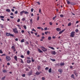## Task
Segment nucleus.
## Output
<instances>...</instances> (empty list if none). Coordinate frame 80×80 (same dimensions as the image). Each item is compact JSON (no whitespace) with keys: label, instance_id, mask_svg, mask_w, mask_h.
<instances>
[{"label":"nucleus","instance_id":"obj_46","mask_svg":"<svg viewBox=\"0 0 80 80\" xmlns=\"http://www.w3.org/2000/svg\"><path fill=\"white\" fill-rule=\"evenodd\" d=\"M75 32L76 33H77V32H78V29H76Z\"/></svg>","mask_w":80,"mask_h":80},{"label":"nucleus","instance_id":"obj_20","mask_svg":"<svg viewBox=\"0 0 80 80\" xmlns=\"http://www.w3.org/2000/svg\"><path fill=\"white\" fill-rule=\"evenodd\" d=\"M6 12H10V10L9 9H7L6 10Z\"/></svg>","mask_w":80,"mask_h":80},{"label":"nucleus","instance_id":"obj_2","mask_svg":"<svg viewBox=\"0 0 80 80\" xmlns=\"http://www.w3.org/2000/svg\"><path fill=\"white\" fill-rule=\"evenodd\" d=\"M6 59L7 61L9 62V61H10L11 60V58H10L9 56H7L6 57Z\"/></svg>","mask_w":80,"mask_h":80},{"label":"nucleus","instance_id":"obj_55","mask_svg":"<svg viewBox=\"0 0 80 80\" xmlns=\"http://www.w3.org/2000/svg\"><path fill=\"white\" fill-rule=\"evenodd\" d=\"M39 16H38L37 18V20H39Z\"/></svg>","mask_w":80,"mask_h":80},{"label":"nucleus","instance_id":"obj_28","mask_svg":"<svg viewBox=\"0 0 80 80\" xmlns=\"http://www.w3.org/2000/svg\"><path fill=\"white\" fill-rule=\"evenodd\" d=\"M6 77V76H5L4 77H2V80H5V78Z\"/></svg>","mask_w":80,"mask_h":80},{"label":"nucleus","instance_id":"obj_14","mask_svg":"<svg viewBox=\"0 0 80 80\" xmlns=\"http://www.w3.org/2000/svg\"><path fill=\"white\" fill-rule=\"evenodd\" d=\"M40 73H41V72H40L37 71L36 73V75H38L40 74Z\"/></svg>","mask_w":80,"mask_h":80},{"label":"nucleus","instance_id":"obj_61","mask_svg":"<svg viewBox=\"0 0 80 80\" xmlns=\"http://www.w3.org/2000/svg\"><path fill=\"white\" fill-rule=\"evenodd\" d=\"M7 65H10V63L9 62H8L7 63Z\"/></svg>","mask_w":80,"mask_h":80},{"label":"nucleus","instance_id":"obj_3","mask_svg":"<svg viewBox=\"0 0 80 80\" xmlns=\"http://www.w3.org/2000/svg\"><path fill=\"white\" fill-rule=\"evenodd\" d=\"M41 48L42 50L44 52H46V51H47V49L45 48L43 46H41Z\"/></svg>","mask_w":80,"mask_h":80},{"label":"nucleus","instance_id":"obj_54","mask_svg":"<svg viewBox=\"0 0 80 80\" xmlns=\"http://www.w3.org/2000/svg\"><path fill=\"white\" fill-rule=\"evenodd\" d=\"M21 32L22 33H24V32H25V31H24V30H22L21 31Z\"/></svg>","mask_w":80,"mask_h":80},{"label":"nucleus","instance_id":"obj_49","mask_svg":"<svg viewBox=\"0 0 80 80\" xmlns=\"http://www.w3.org/2000/svg\"><path fill=\"white\" fill-rule=\"evenodd\" d=\"M0 53H3V52H2V50H0Z\"/></svg>","mask_w":80,"mask_h":80},{"label":"nucleus","instance_id":"obj_58","mask_svg":"<svg viewBox=\"0 0 80 80\" xmlns=\"http://www.w3.org/2000/svg\"><path fill=\"white\" fill-rule=\"evenodd\" d=\"M10 15H13V13L12 12H11L10 13Z\"/></svg>","mask_w":80,"mask_h":80},{"label":"nucleus","instance_id":"obj_21","mask_svg":"<svg viewBox=\"0 0 80 80\" xmlns=\"http://www.w3.org/2000/svg\"><path fill=\"white\" fill-rule=\"evenodd\" d=\"M50 60L52 61V62H55V59H53L50 58Z\"/></svg>","mask_w":80,"mask_h":80},{"label":"nucleus","instance_id":"obj_7","mask_svg":"<svg viewBox=\"0 0 80 80\" xmlns=\"http://www.w3.org/2000/svg\"><path fill=\"white\" fill-rule=\"evenodd\" d=\"M24 12H25V11L24 10H23L20 12L21 16H22V15H23V13H24Z\"/></svg>","mask_w":80,"mask_h":80},{"label":"nucleus","instance_id":"obj_41","mask_svg":"<svg viewBox=\"0 0 80 80\" xmlns=\"http://www.w3.org/2000/svg\"><path fill=\"white\" fill-rule=\"evenodd\" d=\"M48 33H49L48 32H45V33L46 35H47V34H48Z\"/></svg>","mask_w":80,"mask_h":80},{"label":"nucleus","instance_id":"obj_59","mask_svg":"<svg viewBox=\"0 0 80 80\" xmlns=\"http://www.w3.org/2000/svg\"><path fill=\"white\" fill-rule=\"evenodd\" d=\"M11 11H12V12H14V11H15V10L13 9H11Z\"/></svg>","mask_w":80,"mask_h":80},{"label":"nucleus","instance_id":"obj_62","mask_svg":"<svg viewBox=\"0 0 80 80\" xmlns=\"http://www.w3.org/2000/svg\"><path fill=\"white\" fill-rule=\"evenodd\" d=\"M37 3L38 4V5H40V2H37Z\"/></svg>","mask_w":80,"mask_h":80},{"label":"nucleus","instance_id":"obj_11","mask_svg":"<svg viewBox=\"0 0 80 80\" xmlns=\"http://www.w3.org/2000/svg\"><path fill=\"white\" fill-rule=\"evenodd\" d=\"M60 66H63L65 65V63L64 62H61L60 63Z\"/></svg>","mask_w":80,"mask_h":80},{"label":"nucleus","instance_id":"obj_4","mask_svg":"<svg viewBox=\"0 0 80 80\" xmlns=\"http://www.w3.org/2000/svg\"><path fill=\"white\" fill-rule=\"evenodd\" d=\"M12 30H13V32H14V33H18V31H17V28L13 29H12Z\"/></svg>","mask_w":80,"mask_h":80},{"label":"nucleus","instance_id":"obj_37","mask_svg":"<svg viewBox=\"0 0 80 80\" xmlns=\"http://www.w3.org/2000/svg\"><path fill=\"white\" fill-rule=\"evenodd\" d=\"M51 38H51V37L49 36L48 37V40H51Z\"/></svg>","mask_w":80,"mask_h":80},{"label":"nucleus","instance_id":"obj_48","mask_svg":"<svg viewBox=\"0 0 80 80\" xmlns=\"http://www.w3.org/2000/svg\"><path fill=\"white\" fill-rule=\"evenodd\" d=\"M48 67H46V68H45V70H48Z\"/></svg>","mask_w":80,"mask_h":80},{"label":"nucleus","instance_id":"obj_47","mask_svg":"<svg viewBox=\"0 0 80 80\" xmlns=\"http://www.w3.org/2000/svg\"><path fill=\"white\" fill-rule=\"evenodd\" d=\"M21 57L22 58H24V56H23V55H22L21 56Z\"/></svg>","mask_w":80,"mask_h":80},{"label":"nucleus","instance_id":"obj_45","mask_svg":"<svg viewBox=\"0 0 80 80\" xmlns=\"http://www.w3.org/2000/svg\"><path fill=\"white\" fill-rule=\"evenodd\" d=\"M22 77H25V74H23L22 75Z\"/></svg>","mask_w":80,"mask_h":80},{"label":"nucleus","instance_id":"obj_25","mask_svg":"<svg viewBox=\"0 0 80 80\" xmlns=\"http://www.w3.org/2000/svg\"><path fill=\"white\" fill-rule=\"evenodd\" d=\"M40 68H41L40 66H38V70H40Z\"/></svg>","mask_w":80,"mask_h":80},{"label":"nucleus","instance_id":"obj_32","mask_svg":"<svg viewBox=\"0 0 80 80\" xmlns=\"http://www.w3.org/2000/svg\"><path fill=\"white\" fill-rule=\"evenodd\" d=\"M31 60H32V62H35V60L33 59V58H32Z\"/></svg>","mask_w":80,"mask_h":80},{"label":"nucleus","instance_id":"obj_31","mask_svg":"<svg viewBox=\"0 0 80 80\" xmlns=\"http://www.w3.org/2000/svg\"><path fill=\"white\" fill-rule=\"evenodd\" d=\"M27 53L28 55H29V54H30V51L29 50H28L27 51Z\"/></svg>","mask_w":80,"mask_h":80},{"label":"nucleus","instance_id":"obj_36","mask_svg":"<svg viewBox=\"0 0 80 80\" xmlns=\"http://www.w3.org/2000/svg\"><path fill=\"white\" fill-rule=\"evenodd\" d=\"M72 25V23L71 22H69L68 25V26H71Z\"/></svg>","mask_w":80,"mask_h":80},{"label":"nucleus","instance_id":"obj_17","mask_svg":"<svg viewBox=\"0 0 80 80\" xmlns=\"http://www.w3.org/2000/svg\"><path fill=\"white\" fill-rule=\"evenodd\" d=\"M6 34L7 36H10V33H8V32H7L6 33Z\"/></svg>","mask_w":80,"mask_h":80},{"label":"nucleus","instance_id":"obj_42","mask_svg":"<svg viewBox=\"0 0 80 80\" xmlns=\"http://www.w3.org/2000/svg\"><path fill=\"white\" fill-rule=\"evenodd\" d=\"M75 75H76V77H78V74L77 73H76L75 74Z\"/></svg>","mask_w":80,"mask_h":80},{"label":"nucleus","instance_id":"obj_33","mask_svg":"<svg viewBox=\"0 0 80 80\" xmlns=\"http://www.w3.org/2000/svg\"><path fill=\"white\" fill-rule=\"evenodd\" d=\"M6 55V54H5V53L3 54L2 55H1V57H2L3 56H5Z\"/></svg>","mask_w":80,"mask_h":80},{"label":"nucleus","instance_id":"obj_6","mask_svg":"<svg viewBox=\"0 0 80 80\" xmlns=\"http://www.w3.org/2000/svg\"><path fill=\"white\" fill-rule=\"evenodd\" d=\"M32 71H31L28 73V75H31L32 74Z\"/></svg>","mask_w":80,"mask_h":80},{"label":"nucleus","instance_id":"obj_57","mask_svg":"<svg viewBox=\"0 0 80 80\" xmlns=\"http://www.w3.org/2000/svg\"><path fill=\"white\" fill-rule=\"evenodd\" d=\"M49 24H50V25H52V22H49Z\"/></svg>","mask_w":80,"mask_h":80},{"label":"nucleus","instance_id":"obj_27","mask_svg":"<svg viewBox=\"0 0 80 80\" xmlns=\"http://www.w3.org/2000/svg\"><path fill=\"white\" fill-rule=\"evenodd\" d=\"M30 23H33V20H32V19H31L30 20Z\"/></svg>","mask_w":80,"mask_h":80},{"label":"nucleus","instance_id":"obj_56","mask_svg":"<svg viewBox=\"0 0 80 80\" xmlns=\"http://www.w3.org/2000/svg\"><path fill=\"white\" fill-rule=\"evenodd\" d=\"M55 18H56V16H55V17H53L52 18V19L53 20H55Z\"/></svg>","mask_w":80,"mask_h":80},{"label":"nucleus","instance_id":"obj_24","mask_svg":"<svg viewBox=\"0 0 80 80\" xmlns=\"http://www.w3.org/2000/svg\"><path fill=\"white\" fill-rule=\"evenodd\" d=\"M24 14H28V12L27 11H24Z\"/></svg>","mask_w":80,"mask_h":80},{"label":"nucleus","instance_id":"obj_50","mask_svg":"<svg viewBox=\"0 0 80 80\" xmlns=\"http://www.w3.org/2000/svg\"><path fill=\"white\" fill-rule=\"evenodd\" d=\"M21 62L22 63H23V60L22 59H21Z\"/></svg>","mask_w":80,"mask_h":80},{"label":"nucleus","instance_id":"obj_26","mask_svg":"<svg viewBox=\"0 0 80 80\" xmlns=\"http://www.w3.org/2000/svg\"><path fill=\"white\" fill-rule=\"evenodd\" d=\"M0 26L2 28H3V25L2 24H0Z\"/></svg>","mask_w":80,"mask_h":80},{"label":"nucleus","instance_id":"obj_16","mask_svg":"<svg viewBox=\"0 0 80 80\" xmlns=\"http://www.w3.org/2000/svg\"><path fill=\"white\" fill-rule=\"evenodd\" d=\"M27 63H30L31 62V61L29 60H27Z\"/></svg>","mask_w":80,"mask_h":80},{"label":"nucleus","instance_id":"obj_52","mask_svg":"<svg viewBox=\"0 0 80 80\" xmlns=\"http://www.w3.org/2000/svg\"><path fill=\"white\" fill-rule=\"evenodd\" d=\"M17 13H18V11H17L15 12V14H17Z\"/></svg>","mask_w":80,"mask_h":80},{"label":"nucleus","instance_id":"obj_34","mask_svg":"<svg viewBox=\"0 0 80 80\" xmlns=\"http://www.w3.org/2000/svg\"><path fill=\"white\" fill-rule=\"evenodd\" d=\"M67 2L68 4H70V1H69L68 0H67Z\"/></svg>","mask_w":80,"mask_h":80},{"label":"nucleus","instance_id":"obj_23","mask_svg":"<svg viewBox=\"0 0 80 80\" xmlns=\"http://www.w3.org/2000/svg\"><path fill=\"white\" fill-rule=\"evenodd\" d=\"M49 73H51V72H52V68H50L49 69Z\"/></svg>","mask_w":80,"mask_h":80},{"label":"nucleus","instance_id":"obj_35","mask_svg":"<svg viewBox=\"0 0 80 80\" xmlns=\"http://www.w3.org/2000/svg\"><path fill=\"white\" fill-rule=\"evenodd\" d=\"M23 27H24V29H27V26H26V25H24Z\"/></svg>","mask_w":80,"mask_h":80},{"label":"nucleus","instance_id":"obj_19","mask_svg":"<svg viewBox=\"0 0 80 80\" xmlns=\"http://www.w3.org/2000/svg\"><path fill=\"white\" fill-rule=\"evenodd\" d=\"M48 48H51V49H52V50H55V48H53V47L49 46L48 47Z\"/></svg>","mask_w":80,"mask_h":80},{"label":"nucleus","instance_id":"obj_29","mask_svg":"<svg viewBox=\"0 0 80 80\" xmlns=\"http://www.w3.org/2000/svg\"><path fill=\"white\" fill-rule=\"evenodd\" d=\"M4 18V16H0V18Z\"/></svg>","mask_w":80,"mask_h":80},{"label":"nucleus","instance_id":"obj_15","mask_svg":"<svg viewBox=\"0 0 80 80\" xmlns=\"http://www.w3.org/2000/svg\"><path fill=\"white\" fill-rule=\"evenodd\" d=\"M71 77H72V78H73V79H75V76H74V75L72 74L71 75Z\"/></svg>","mask_w":80,"mask_h":80},{"label":"nucleus","instance_id":"obj_40","mask_svg":"<svg viewBox=\"0 0 80 80\" xmlns=\"http://www.w3.org/2000/svg\"><path fill=\"white\" fill-rule=\"evenodd\" d=\"M22 21H25V18H23L22 19Z\"/></svg>","mask_w":80,"mask_h":80},{"label":"nucleus","instance_id":"obj_30","mask_svg":"<svg viewBox=\"0 0 80 80\" xmlns=\"http://www.w3.org/2000/svg\"><path fill=\"white\" fill-rule=\"evenodd\" d=\"M10 36H11V37H14V35H13V34H11L10 33Z\"/></svg>","mask_w":80,"mask_h":80},{"label":"nucleus","instance_id":"obj_12","mask_svg":"<svg viewBox=\"0 0 80 80\" xmlns=\"http://www.w3.org/2000/svg\"><path fill=\"white\" fill-rule=\"evenodd\" d=\"M58 71L59 72H60L61 73H62L63 72L62 69H61V68H59L58 69Z\"/></svg>","mask_w":80,"mask_h":80},{"label":"nucleus","instance_id":"obj_22","mask_svg":"<svg viewBox=\"0 0 80 80\" xmlns=\"http://www.w3.org/2000/svg\"><path fill=\"white\" fill-rule=\"evenodd\" d=\"M2 72L3 73H6V72H7V71L5 70H2Z\"/></svg>","mask_w":80,"mask_h":80},{"label":"nucleus","instance_id":"obj_9","mask_svg":"<svg viewBox=\"0 0 80 80\" xmlns=\"http://www.w3.org/2000/svg\"><path fill=\"white\" fill-rule=\"evenodd\" d=\"M51 52H52V55H55L56 54V52H55V51H52Z\"/></svg>","mask_w":80,"mask_h":80},{"label":"nucleus","instance_id":"obj_8","mask_svg":"<svg viewBox=\"0 0 80 80\" xmlns=\"http://www.w3.org/2000/svg\"><path fill=\"white\" fill-rule=\"evenodd\" d=\"M65 29H64L60 31L59 33V34H61V33H63V32H64V31H65Z\"/></svg>","mask_w":80,"mask_h":80},{"label":"nucleus","instance_id":"obj_64","mask_svg":"<svg viewBox=\"0 0 80 80\" xmlns=\"http://www.w3.org/2000/svg\"><path fill=\"white\" fill-rule=\"evenodd\" d=\"M24 40H21V43H22V42H24Z\"/></svg>","mask_w":80,"mask_h":80},{"label":"nucleus","instance_id":"obj_10","mask_svg":"<svg viewBox=\"0 0 80 80\" xmlns=\"http://www.w3.org/2000/svg\"><path fill=\"white\" fill-rule=\"evenodd\" d=\"M14 59L16 60V61L17 62L18 60L17 59V56H14Z\"/></svg>","mask_w":80,"mask_h":80},{"label":"nucleus","instance_id":"obj_18","mask_svg":"<svg viewBox=\"0 0 80 80\" xmlns=\"http://www.w3.org/2000/svg\"><path fill=\"white\" fill-rule=\"evenodd\" d=\"M56 30L58 31H61V29L59 28H56Z\"/></svg>","mask_w":80,"mask_h":80},{"label":"nucleus","instance_id":"obj_38","mask_svg":"<svg viewBox=\"0 0 80 80\" xmlns=\"http://www.w3.org/2000/svg\"><path fill=\"white\" fill-rule=\"evenodd\" d=\"M73 67L72 66H70V68L71 69H72V70H73Z\"/></svg>","mask_w":80,"mask_h":80},{"label":"nucleus","instance_id":"obj_1","mask_svg":"<svg viewBox=\"0 0 80 80\" xmlns=\"http://www.w3.org/2000/svg\"><path fill=\"white\" fill-rule=\"evenodd\" d=\"M75 35V32L74 31L70 33V37H74Z\"/></svg>","mask_w":80,"mask_h":80},{"label":"nucleus","instance_id":"obj_5","mask_svg":"<svg viewBox=\"0 0 80 80\" xmlns=\"http://www.w3.org/2000/svg\"><path fill=\"white\" fill-rule=\"evenodd\" d=\"M12 48L14 52H15V51H16V50H15V47L14 46H12Z\"/></svg>","mask_w":80,"mask_h":80},{"label":"nucleus","instance_id":"obj_13","mask_svg":"<svg viewBox=\"0 0 80 80\" xmlns=\"http://www.w3.org/2000/svg\"><path fill=\"white\" fill-rule=\"evenodd\" d=\"M38 50L39 52H40V53H43V52L42 50H41L40 49L38 48Z\"/></svg>","mask_w":80,"mask_h":80},{"label":"nucleus","instance_id":"obj_39","mask_svg":"<svg viewBox=\"0 0 80 80\" xmlns=\"http://www.w3.org/2000/svg\"><path fill=\"white\" fill-rule=\"evenodd\" d=\"M60 17H64V16H63V14H61L60 15Z\"/></svg>","mask_w":80,"mask_h":80},{"label":"nucleus","instance_id":"obj_53","mask_svg":"<svg viewBox=\"0 0 80 80\" xmlns=\"http://www.w3.org/2000/svg\"><path fill=\"white\" fill-rule=\"evenodd\" d=\"M20 19H18L17 22H20Z\"/></svg>","mask_w":80,"mask_h":80},{"label":"nucleus","instance_id":"obj_44","mask_svg":"<svg viewBox=\"0 0 80 80\" xmlns=\"http://www.w3.org/2000/svg\"><path fill=\"white\" fill-rule=\"evenodd\" d=\"M31 12H33V8H32L31 9Z\"/></svg>","mask_w":80,"mask_h":80},{"label":"nucleus","instance_id":"obj_63","mask_svg":"<svg viewBox=\"0 0 80 80\" xmlns=\"http://www.w3.org/2000/svg\"><path fill=\"white\" fill-rule=\"evenodd\" d=\"M37 28H38V29H41V27H38Z\"/></svg>","mask_w":80,"mask_h":80},{"label":"nucleus","instance_id":"obj_51","mask_svg":"<svg viewBox=\"0 0 80 80\" xmlns=\"http://www.w3.org/2000/svg\"><path fill=\"white\" fill-rule=\"evenodd\" d=\"M10 18H14V17L13 16H10Z\"/></svg>","mask_w":80,"mask_h":80},{"label":"nucleus","instance_id":"obj_43","mask_svg":"<svg viewBox=\"0 0 80 80\" xmlns=\"http://www.w3.org/2000/svg\"><path fill=\"white\" fill-rule=\"evenodd\" d=\"M42 80H45V77H43L42 78Z\"/></svg>","mask_w":80,"mask_h":80},{"label":"nucleus","instance_id":"obj_60","mask_svg":"<svg viewBox=\"0 0 80 80\" xmlns=\"http://www.w3.org/2000/svg\"><path fill=\"white\" fill-rule=\"evenodd\" d=\"M44 30H47V28L46 27L44 28Z\"/></svg>","mask_w":80,"mask_h":80}]
</instances>
